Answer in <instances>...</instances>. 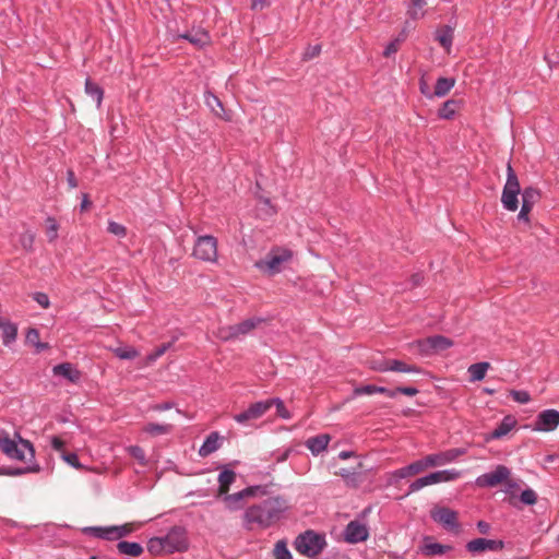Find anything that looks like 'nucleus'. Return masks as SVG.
Returning <instances> with one entry per match:
<instances>
[{
	"instance_id": "1",
	"label": "nucleus",
	"mask_w": 559,
	"mask_h": 559,
	"mask_svg": "<svg viewBox=\"0 0 559 559\" xmlns=\"http://www.w3.org/2000/svg\"><path fill=\"white\" fill-rule=\"evenodd\" d=\"M287 509V502L281 497L265 499L245 511L243 526L248 531L269 528L282 518Z\"/></svg>"
},
{
	"instance_id": "2",
	"label": "nucleus",
	"mask_w": 559,
	"mask_h": 559,
	"mask_svg": "<svg viewBox=\"0 0 559 559\" xmlns=\"http://www.w3.org/2000/svg\"><path fill=\"white\" fill-rule=\"evenodd\" d=\"M0 450L10 460L24 463H33L35 460L33 444L28 440L23 439L19 433L11 438L7 431L1 430Z\"/></svg>"
},
{
	"instance_id": "3",
	"label": "nucleus",
	"mask_w": 559,
	"mask_h": 559,
	"mask_svg": "<svg viewBox=\"0 0 559 559\" xmlns=\"http://www.w3.org/2000/svg\"><path fill=\"white\" fill-rule=\"evenodd\" d=\"M292 259V250L277 247L272 249L263 260L255 262V266L267 275H275L282 272Z\"/></svg>"
},
{
	"instance_id": "4",
	"label": "nucleus",
	"mask_w": 559,
	"mask_h": 559,
	"mask_svg": "<svg viewBox=\"0 0 559 559\" xmlns=\"http://www.w3.org/2000/svg\"><path fill=\"white\" fill-rule=\"evenodd\" d=\"M155 547H159L168 554L187 550L188 539L186 531L181 527H174L165 537L151 539L150 549L152 550Z\"/></svg>"
},
{
	"instance_id": "5",
	"label": "nucleus",
	"mask_w": 559,
	"mask_h": 559,
	"mask_svg": "<svg viewBox=\"0 0 559 559\" xmlns=\"http://www.w3.org/2000/svg\"><path fill=\"white\" fill-rule=\"evenodd\" d=\"M521 186L511 163L507 165V180L502 190L501 203L509 212H515L519 209V194Z\"/></svg>"
},
{
	"instance_id": "6",
	"label": "nucleus",
	"mask_w": 559,
	"mask_h": 559,
	"mask_svg": "<svg viewBox=\"0 0 559 559\" xmlns=\"http://www.w3.org/2000/svg\"><path fill=\"white\" fill-rule=\"evenodd\" d=\"M262 322V318H249L237 324L219 328L216 332V336L224 342L238 340L250 334Z\"/></svg>"
},
{
	"instance_id": "7",
	"label": "nucleus",
	"mask_w": 559,
	"mask_h": 559,
	"mask_svg": "<svg viewBox=\"0 0 559 559\" xmlns=\"http://www.w3.org/2000/svg\"><path fill=\"white\" fill-rule=\"evenodd\" d=\"M192 257L203 262L216 263L218 259L217 239L211 235L199 236L192 249Z\"/></svg>"
},
{
	"instance_id": "8",
	"label": "nucleus",
	"mask_w": 559,
	"mask_h": 559,
	"mask_svg": "<svg viewBox=\"0 0 559 559\" xmlns=\"http://www.w3.org/2000/svg\"><path fill=\"white\" fill-rule=\"evenodd\" d=\"M325 546V539L322 535L308 531L299 535L295 542V548L298 552L314 557L319 555Z\"/></svg>"
},
{
	"instance_id": "9",
	"label": "nucleus",
	"mask_w": 559,
	"mask_h": 559,
	"mask_svg": "<svg viewBox=\"0 0 559 559\" xmlns=\"http://www.w3.org/2000/svg\"><path fill=\"white\" fill-rule=\"evenodd\" d=\"M461 476V472L456 469H444V471H438L435 473H431L427 476L420 477L413 481L409 485V489L407 495L416 492L424 487L439 484V483H447L457 479Z\"/></svg>"
},
{
	"instance_id": "10",
	"label": "nucleus",
	"mask_w": 559,
	"mask_h": 559,
	"mask_svg": "<svg viewBox=\"0 0 559 559\" xmlns=\"http://www.w3.org/2000/svg\"><path fill=\"white\" fill-rule=\"evenodd\" d=\"M270 409L267 400L250 404L245 411L234 415V420L240 425H248L261 418Z\"/></svg>"
},
{
	"instance_id": "11",
	"label": "nucleus",
	"mask_w": 559,
	"mask_h": 559,
	"mask_svg": "<svg viewBox=\"0 0 559 559\" xmlns=\"http://www.w3.org/2000/svg\"><path fill=\"white\" fill-rule=\"evenodd\" d=\"M426 468H428L426 460H418L405 467L389 473L386 475V481L389 485H396L401 479L415 476Z\"/></svg>"
},
{
	"instance_id": "12",
	"label": "nucleus",
	"mask_w": 559,
	"mask_h": 559,
	"mask_svg": "<svg viewBox=\"0 0 559 559\" xmlns=\"http://www.w3.org/2000/svg\"><path fill=\"white\" fill-rule=\"evenodd\" d=\"M134 530L133 524L108 527H86L84 531L104 539H118L129 535Z\"/></svg>"
},
{
	"instance_id": "13",
	"label": "nucleus",
	"mask_w": 559,
	"mask_h": 559,
	"mask_svg": "<svg viewBox=\"0 0 559 559\" xmlns=\"http://www.w3.org/2000/svg\"><path fill=\"white\" fill-rule=\"evenodd\" d=\"M453 342L444 336L436 335L417 342L419 352L424 355L440 353L450 348Z\"/></svg>"
},
{
	"instance_id": "14",
	"label": "nucleus",
	"mask_w": 559,
	"mask_h": 559,
	"mask_svg": "<svg viewBox=\"0 0 559 559\" xmlns=\"http://www.w3.org/2000/svg\"><path fill=\"white\" fill-rule=\"evenodd\" d=\"M511 471L504 465H498L492 472L477 477L476 485L479 487H495L509 479Z\"/></svg>"
},
{
	"instance_id": "15",
	"label": "nucleus",
	"mask_w": 559,
	"mask_h": 559,
	"mask_svg": "<svg viewBox=\"0 0 559 559\" xmlns=\"http://www.w3.org/2000/svg\"><path fill=\"white\" fill-rule=\"evenodd\" d=\"M559 426V412L556 409H546L540 412L534 423L533 430L549 432Z\"/></svg>"
},
{
	"instance_id": "16",
	"label": "nucleus",
	"mask_w": 559,
	"mask_h": 559,
	"mask_svg": "<svg viewBox=\"0 0 559 559\" xmlns=\"http://www.w3.org/2000/svg\"><path fill=\"white\" fill-rule=\"evenodd\" d=\"M431 518L435 522L441 524L448 531H457V514L449 508H435L431 511Z\"/></svg>"
},
{
	"instance_id": "17",
	"label": "nucleus",
	"mask_w": 559,
	"mask_h": 559,
	"mask_svg": "<svg viewBox=\"0 0 559 559\" xmlns=\"http://www.w3.org/2000/svg\"><path fill=\"white\" fill-rule=\"evenodd\" d=\"M504 547V544L502 540H496V539H487V538H476L473 540H469L466 544V549L471 554H480L485 551H500Z\"/></svg>"
},
{
	"instance_id": "18",
	"label": "nucleus",
	"mask_w": 559,
	"mask_h": 559,
	"mask_svg": "<svg viewBox=\"0 0 559 559\" xmlns=\"http://www.w3.org/2000/svg\"><path fill=\"white\" fill-rule=\"evenodd\" d=\"M255 490H258V487H248L241 491H238L236 493L228 495L225 493V496H222L223 502L225 504V508L229 511H237L242 508V500L246 497L253 496Z\"/></svg>"
},
{
	"instance_id": "19",
	"label": "nucleus",
	"mask_w": 559,
	"mask_h": 559,
	"mask_svg": "<svg viewBox=\"0 0 559 559\" xmlns=\"http://www.w3.org/2000/svg\"><path fill=\"white\" fill-rule=\"evenodd\" d=\"M345 540L350 544H357L368 538V528L358 521H352L347 524L345 532Z\"/></svg>"
},
{
	"instance_id": "20",
	"label": "nucleus",
	"mask_w": 559,
	"mask_h": 559,
	"mask_svg": "<svg viewBox=\"0 0 559 559\" xmlns=\"http://www.w3.org/2000/svg\"><path fill=\"white\" fill-rule=\"evenodd\" d=\"M426 0H409L406 3V21H408L409 26L407 27V32L413 28L412 22L420 20L426 15Z\"/></svg>"
},
{
	"instance_id": "21",
	"label": "nucleus",
	"mask_w": 559,
	"mask_h": 559,
	"mask_svg": "<svg viewBox=\"0 0 559 559\" xmlns=\"http://www.w3.org/2000/svg\"><path fill=\"white\" fill-rule=\"evenodd\" d=\"M178 38L188 40L197 48H203L211 43L210 34L203 28H192L185 34L178 35Z\"/></svg>"
},
{
	"instance_id": "22",
	"label": "nucleus",
	"mask_w": 559,
	"mask_h": 559,
	"mask_svg": "<svg viewBox=\"0 0 559 559\" xmlns=\"http://www.w3.org/2000/svg\"><path fill=\"white\" fill-rule=\"evenodd\" d=\"M464 453L465 451L462 449H452L440 454L428 455L425 460L428 467H433L450 463Z\"/></svg>"
},
{
	"instance_id": "23",
	"label": "nucleus",
	"mask_w": 559,
	"mask_h": 559,
	"mask_svg": "<svg viewBox=\"0 0 559 559\" xmlns=\"http://www.w3.org/2000/svg\"><path fill=\"white\" fill-rule=\"evenodd\" d=\"M331 441V436L328 433H321L316 437H311L306 441L307 449L313 454L319 455L326 450Z\"/></svg>"
},
{
	"instance_id": "24",
	"label": "nucleus",
	"mask_w": 559,
	"mask_h": 559,
	"mask_svg": "<svg viewBox=\"0 0 559 559\" xmlns=\"http://www.w3.org/2000/svg\"><path fill=\"white\" fill-rule=\"evenodd\" d=\"M204 100L206 106L211 109V111L218 118L223 120H230L229 115L224 109V106L219 98L215 96L212 92H206L204 95Z\"/></svg>"
},
{
	"instance_id": "25",
	"label": "nucleus",
	"mask_w": 559,
	"mask_h": 559,
	"mask_svg": "<svg viewBox=\"0 0 559 559\" xmlns=\"http://www.w3.org/2000/svg\"><path fill=\"white\" fill-rule=\"evenodd\" d=\"M52 372L55 376L62 377L72 383H76L81 379V372L69 362L55 366Z\"/></svg>"
},
{
	"instance_id": "26",
	"label": "nucleus",
	"mask_w": 559,
	"mask_h": 559,
	"mask_svg": "<svg viewBox=\"0 0 559 559\" xmlns=\"http://www.w3.org/2000/svg\"><path fill=\"white\" fill-rule=\"evenodd\" d=\"M516 425V420L513 416H506L499 426L486 438V440L490 439H500L508 435Z\"/></svg>"
},
{
	"instance_id": "27",
	"label": "nucleus",
	"mask_w": 559,
	"mask_h": 559,
	"mask_svg": "<svg viewBox=\"0 0 559 559\" xmlns=\"http://www.w3.org/2000/svg\"><path fill=\"white\" fill-rule=\"evenodd\" d=\"M236 479V473L231 469L224 468L221 474L218 475V489H217V497L221 498L222 496H225V493L228 492L230 485Z\"/></svg>"
},
{
	"instance_id": "28",
	"label": "nucleus",
	"mask_w": 559,
	"mask_h": 559,
	"mask_svg": "<svg viewBox=\"0 0 559 559\" xmlns=\"http://www.w3.org/2000/svg\"><path fill=\"white\" fill-rule=\"evenodd\" d=\"M0 329L2 331V341L5 346L15 342L17 337V326L3 318H0Z\"/></svg>"
},
{
	"instance_id": "29",
	"label": "nucleus",
	"mask_w": 559,
	"mask_h": 559,
	"mask_svg": "<svg viewBox=\"0 0 559 559\" xmlns=\"http://www.w3.org/2000/svg\"><path fill=\"white\" fill-rule=\"evenodd\" d=\"M408 26H409L408 21H405L399 36L386 45V47L383 50V56L385 58L391 57L400 49L401 44L406 39V37L408 35V32H407Z\"/></svg>"
},
{
	"instance_id": "30",
	"label": "nucleus",
	"mask_w": 559,
	"mask_h": 559,
	"mask_svg": "<svg viewBox=\"0 0 559 559\" xmlns=\"http://www.w3.org/2000/svg\"><path fill=\"white\" fill-rule=\"evenodd\" d=\"M374 393H383L391 399L396 396V391H392L384 386H377V385H372V384L357 386L353 391L354 396H358V395H362V394L370 395V394H374Z\"/></svg>"
},
{
	"instance_id": "31",
	"label": "nucleus",
	"mask_w": 559,
	"mask_h": 559,
	"mask_svg": "<svg viewBox=\"0 0 559 559\" xmlns=\"http://www.w3.org/2000/svg\"><path fill=\"white\" fill-rule=\"evenodd\" d=\"M219 437L216 432H212L199 449V454L202 457L210 455L219 448Z\"/></svg>"
},
{
	"instance_id": "32",
	"label": "nucleus",
	"mask_w": 559,
	"mask_h": 559,
	"mask_svg": "<svg viewBox=\"0 0 559 559\" xmlns=\"http://www.w3.org/2000/svg\"><path fill=\"white\" fill-rule=\"evenodd\" d=\"M489 368H490V364L486 362V361L471 365L467 369L471 381L475 382V381L483 380Z\"/></svg>"
},
{
	"instance_id": "33",
	"label": "nucleus",
	"mask_w": 559,
	"mask_h": 559,
	"mask_svg": "<svg viewBox=\"0 0 559 559\" xmlns=\"http://www.w3.org/2000/svg\"><path fill=\"white\" fill-rule=\"evenodd\" d=\"M390 371L394 372H404V373H419L420 369L416 365L407 364L402 360L391 359L390 360Z\"/></svg>"
},
{
	"instance_id": "34",
	"label": "nucleus",
	"mask_w": 559,
	"mask_h": 559,
	"mask_svg": "<svg viewBox=\"0 0 559 559\" xmlns=\"http://www.w3.org/2000/svg\"><path fill=\"white\" fill-rule=\"evenodd\" d=\"M117 548L120 554L130 557H139L143 552L142 546L138 543L120 542L118 543Z\"/></svg>"
},
{
	"instance_id": "35",
	"label": "nucleus",
	"mask_w": 559,
	"mask_h": 559,
	"mask_svg": "<svg viewBox=\"0 0 559 559\" xmlns=\"http://www.w3.org/2000/svg\"><path fill=\"white\" fill-rule=\"evenodd\" d=\"M436 38L447 51H450L453 40V29L449 26H444L437 32Z\"/></svg>"
},
{
	"instance_id": "36",
	"label": "nucleus",
	"mask_w": 559,
	"mask_h": 559,
	"mask_svg": "<svg viewBox=\"0 0 559 559\" xmlns=\"http://www.w3.org/2000/svg\"><path fill=\"white\" fill-rule=\"evenodd\" d=\"M454 84H455L454 79H448V78L438 79L436 86H435L433 96L442 97V96L447 95L451 91V88L454 86Z\"/></svg>"
},
{
	"instance_id": "37",
	"label": "nucleus",
	"mask_w": 559,
	"mask_h": 559,
	"mask_svg": "<svg viewBox=\"0 0 559 559\" xmlns=\"http://www.w3.org/2000/svg\"><path fill=\"white\" fill-rule=\"evenodd\" d=\"M173 426L169 424L148 423L143 427V431L151 436L167 435L171 431Z\"/></svg>"
},
{
	"instance_id": "38",
	"label": "nucleus",
	"mask_w": 559,
	"mask_h": 559,
	"mask_svg": "<svg viewBox=\"0 0 559 559\" xmlns=\"http://www.w3.org/2000/svg\"><path fill=\"white\" fill-rule=\"evenodd\" d=\"M460 107V103L454 99H449L443 103L442 107L439 109V117L442 119H451L454 117L456 110Z\"/></svg>"
},
{
	"instance_id": "39",
	"label": "nucleus",
	"mask_w": 559,
	"mask_h": 559,
	"mask_svg": "<svg viewBox=\"0 0 559 559\" xmlns=\"http://www.w3.org/2000/svg\"><path fill=\"white\" fill-rule=\"evenodd\" d=\"M539 191L536 188L527 187L522 192V205L532 207L539 200Z\"/></svg>"
},
{
	"instance_id": "40",
	"label": "nucleus",
	"mask_w": 559,
	"mask_h": 559,
	"mask_svg": "<svg viewBox=\"0 0 559 559\" xmlns=\"http://www.w3.org/2000/svg\"><path fill=\"white\" fill-rule=\"evenodd\" d=\"M85 92L96 100V106L99 108L104 96L103 90L97 84L87 79L85 81Z\"/></svg>"
},
{
	"instance_id": "41",
	"label": "nucleus",
	"mask_w": 559,
	"mask_h": 559,
	"mask_svg": "<svg viewBox=\"0 0 559 559\" xmlns=\"http://www.w3.org/2000/svg\"><path fill=\"white\" fill-rule=\"evenodd\" d=\"M26 343L35 346L37 352H41L46 348H48L47 343H41L39 341V332L36 329H29L26 333Z\"/></svg>"
},
{
	"instance_id": "42",
	"label": "nucleus",
	"mask_w": 559,
	"mask_h": 559,
	"mask_svg": "<svg viewBox=\"0 0 559 559\" xmlns=\"http://www.w3.org/2000/svg\"><path fill=\"white\" fill-rule=\"evenodd\" d=\"M112 353L118 358L128 360L134 359L140 355V353L134 347L131 346L112 348Z\"/></svg>"
},
{
	"instance_id": "43",
	"label": "nucleus",
	"mask_w": 559,
	"mask_h": 559,
	"mask_svg": "<svg viewBox=\"0 0 559 559\" xmlns=\"http://www.w3.org/2000/svg\"><path fill=\"white\" fill-rule=\"evenodd\" d=\"M267 402L270 403V408L273 406L276 407L277 415L281 418H283V419L292 418V413L285 407L284 402L281 399H278V397L267 399Z\"/></svg>"
},
{
	"instance_id": "44",
	"label": "nucleus",
	"mask_w": 559,
	"mask_h": 559,
	"mask_svg": "<svg viewBox=\"0 0 559 559\" xmlns=\"http://www.w3.org/2000/svg\"><path fill=\"white\" fill-rule=\"evenodd\" d=\"M32 464V466H28L26 468H0V475L17 476L29 472H38V465L35 462H33Z\"/></svg>"
},
{
	"instance_id": "45",
	"label": "nucleus",
	"mask_w": 559,
	"mask_h": 559,
	"mask_svg": "<svg viewBox=\"0 0 559 559\" xmlns=\"http://www.w3.org/2000/svg\"><path fill=\"white\" fill-rule=\"evenodd\" d=\"M35 241V233L31 229H25L21 237L20 242L24 250L32 251Z\"/></svg>"
},
{
	"instance_id": "46",
	"label": "nucleus",
	"mask_w": 559,
	"mask_h": 559,
	"mask_svg": "<svg viewBox=\"0 0 559 559\" xmlns=\"http://www.w3.org/2000/svg\"><path fill=\"white\" fill-rule=\"evenodd\" d=\"M274 558L275 559H293L292 554L289 549L287 548V545L283 540H278L275 544L274 550Z\"/></svg>"
},
{
	"instance_id": "47",
	"label": "nucleus",
	"mask_w": 559,
	"mask_h": 559,
	"mask_svg": "<svg viewBox=\"0 0 559 559\" xmlns=\"http://www.w3.org/2000/svg\"><path fill=\"white\" fill-rule=\"evenodd\" d=\"M58 229L59 225L55 218L48 217L46 219V235L50 242L55 241L58 238Z\"/></svg>"
},
{
	"instance_id": "48",
	"label": "nucleus",
	"mask_w": 559,
	"mask_h": 559,
	"mask_svg": "<svg viewBox=\"0 0 559 559\" xmlns=\"http://www.w3.org/2000/svg\"><path fill=\"white\" fill-rule=\"evenodd\" d=\"M131 456H133L141 465H146V456L142 448L131 445L127 449Z\"/></svg>"
},
{
	"instance_id": "49",
	"label": "nucleus",
	"mask_w": 559,
	"mask_h": 559,
	"mask_svg": "<svg viewBox=\"0 0 559 559\" xmlns=\"http://www.w3.org/2000/svg\"><path fill=\"white\" fill-rule=\"evenodd\" d=\"M173 343H167V344H163L160 345L159 347H157L154 352H152L151 354L147 355L146 357V361L147 364H152L153 361H155L157 358H159L160 356H163L166 350H168L170 348Z\"/></svg>"
},
{
	"instance_id": "50",
	"label": "nucleus",
	"mask_w": 559,
	"mask_h": 559,
	"mask_svg": "<svg viewBox=\"0 0 559 559\" xmlns=\"http://www.w3.org/2000/svg\"><path fill=\"white\" fill-rule=\"evenodd\" d=\"M510 395L512 399L520 403V404H526L531 401V395L527 391L524 390H511Z\"/></svg>"
},
{
	"instance_id": "51",
	"label": "nucleus",
	"mask_w": 559,
	"mask_h": 559,
	"mask_svg": "<svg viewBox=\"0 0 559 559\" xmlns=\"http://www.w3.org/2000/svg\"><path fill=\"white\" fill-rule=\"evenodd\" d=\"M520 500L527 506H533L537 501V495L533 489H525L520 496Z\"/></svg>"
},
{
	"instance_id": "52",
	"label": "nucleus",
	"mask_w": 559,
	"mask_h": 559,
	"mask_svg": "<svg viewBox=\"0 0 559 559\" xmlns=\"http://www.w3.org/2000/svg\"><path fill=\"white\" fill-rule=\"evenodd\" d=\"M448 549H449V547L443 546V545L438 544V543L427 544L425 546V551H426L427 555H442Z\"/></svg>"
},
{
	"instance_id": "53",
	"label": "nucleus",
	"mask_w": 559,
	"mask_h": 559,
	"mask_svg": "<svg viewBox=\"0 0 559 559\" xmlns=\"http://www.w3.org/2000/svg\"><path fill=\"white\" fill-rule=\"evenodd\" d=\"M108 231L117 237H124L127 235V229L123 225L110 221L108 223Z\"/></svg>"
},
{
	"instance_id": "54",
	"label": "nucleus",
	"mask_w": 559,
	"mask_h": 559,
	"mask_svg": "<svg viewBox=\"0 0 559 559\" xmlns=\"http://www.w3.org/2000/svg\"><path fill=\"white\" fill-rule=\"evenodd\" d=\"M61 457L71 466L76 469L83 468V465L80 463L79 457L75 453H62Z\"/></svg>"
},
{
	"instance_id": "55",
	"label": "nucleus",
	"mask_w": 559,
	"mask_h": 559,
	"mask_svg": "<svg viewBox=\"0 0 559 559\" xmlns=\"http://www.w3.org/2000/svg\"><path fill=\"white\" fill-rule=\"evenodd\" d=\"M390 360L391 359L374 360L371 362L370 368L379 372L390 371V368H388L390 366Z\"/></svg>"
},
{
	"instance_id": "56",
	"label": "nucleus",
	"mask_w": 559,
	"mask_h": 559,
	"mask_svg": "<svg viewBox=\"0 0 559 559\" xmlns=\"http://www.w3.org/2000/svg\"><path fill=\"white\" fill-rule=\"evenodd\" d=\"M320 52H321L320 45L309 46V47H307V49L304 52V59L305 60L313 59V58L318 57L320 55Z\"/></svg>"
},
{
	"instance_id": "57",
	"label": "nucleus",
	"mask_w": 559,
	"mask_h": 559,
	"mask_svg": "<svg viewBox=\"0 0 559 559\" xmlns=\"http://www.w3.org/2000/svg\"><path fill=\"white\" fill-rule=\"evenodd\" d=\"M33 298L39 306H41L45 309H47L50 306L48 295L45 293H35Z\"/></svg>"
},
{
	"instance_id": "58",
	"label": "nucleus",
	"mask_w": 559,
	"mask_h": 559,
	"mask_svg": "<svg viewBox=\"0 0 559 559\" xmlns=\"http://www.w3.org/2000/svg\"><path fill=\"white\" fill-rule=\"evenodd\" d=\"M531 211H532V207L522 205L520 213L518 214V219L521 222H524V223H528L530 222L528 215H530Z\"/></svg>"
},
{
	"instance_id": "59",
	"label": "nucleus",
	"mask_w": 559,
	"mask_h": 559,
	"mask_svg": "<svg viewBox=\"0 0 559 559\" xmlns=\"http://www.w3.org/2000/svg\"><path fill=\"white\" fill-rule=\"evenodd\" d=\"M394 391H396V394L403 393L408 396H414L418 393V390L415 388H412V386H400V388L395 389Z\"/></svg>"
},
{
	"instance_id": "60",
	"label": "nucleus",
	"mask_w": 559,
	"mask_h": 559,
	"mask_svg": "<svg viewBox=\"0 0 559 559\" xmlns=\"http://www.w3.org/2000/svg\"><path fill=\"white\" fill-rule=\"evenodd\" d=\"M50 443H51V447L56 450V451H61L63 449V445H64V442L57 436H52L50 438Z\"/></svg>"
},
{
	"instance_id": "61",
	"label": "nucleus",
	"mask_w": 559,
	"mask_h": 559,
	"mask_svg": "<svg viewBox=\"0 0 559 559\" xmlns=\"http://www.w3.org/2000/svg\"><path fill=\"white\" fill-rule=\"evenodd\" d=\"M269 5V0H252L251 9L252 10H262Z\"/></svg>"
},
{
	"instance_id": "62",
	"label": "nucleus",
	"mask_w": 559,
	"mask_h": 559,
	"mask_svg": "<svg viewBox=\"0 0 559 559\" xmlns=\"http://www.w3.org/2000/svg\"><path fill=\"white\" fill-rule=\"evenodd\" d=\"M419 87H420V92L426 95L427 97L431 98L433 96V93L431 94L430 91H429V86L427 84V82L424 80V78H421L420 82H419Z\"/></svg>"
},
{
	"instance_id": "63",
	"label": "nucleus",
	"mask_w": 559,
	"mask_h": 559,
	"mask_svg": "<svg viewBox=\"0 0 559 559\" xmlns=\"http://www.w3.org/2000/svg\"><path fill=\"white\" fill-rule=\"evenodd\" d=\"M67 179H68V183H69L70 188L73 189V188L78 187V181H76L74 173L72 170H68Z\"/></svg>"
},
{
	"instance_id": "64",
	"label": "nucleus",
	"mask_w": 559,
	"mask_h": 559,
	"mask_svg": "<svg viewBox=\"0 0 559 559\" xmlns=\"http://www.w3.org/2000/svg\"><path fill=\"white\" fill-rule=\"evenodd\" d=\"M477 527L480 531V533L486 534V533H488L490 525L487 522L479 521L477 523Z\"/></svg>"
}]
</instances>
